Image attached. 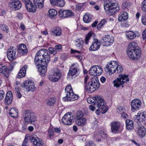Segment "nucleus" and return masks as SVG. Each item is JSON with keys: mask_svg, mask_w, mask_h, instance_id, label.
Wrapping results in <instances>:
<instances>
[{"mask_svg": "<svg viewBox=\"0 0 146 146\" xmlns=\"http://www.w3.org/2000/svg\"><path fill=\"white\" fill-rule=\"evenodd\" d=\"M87 101L89 104H97V107L101 109L102 113H105L108 110V108L106 106L105 101L100 97L95 96L93 98H88Z\"/></svg>", "mask_w": 146, "mask_h": 146, "instance_id": "nucleus-1", "label": "nucleus"}, {"mask_svg": "<svg viewBox=\"0 0 146 146\" xmlns=\"http://www.w3.org/2000/svg\"><path fill=\"white\" fill-rule=\"evenodd\" d=\"M104 7L106 13L110 15L114 14L119 9V7L118 6L117 4L115 3H108L105 2Z\"/></svg>", "mask_w": 146, "mask_h": 146, "instance_id": "nucleus-2", "label": "nucleus"}, {"mask_svg": "<svg viewBox=\"0 0 146 146\" xmlns=\"http://www.w3.org/2000/svg\"><path fill=\"white\" fill-rule=\"evenodd\" d=\"M23 116L25 122L32 123L35 120L34 113L29 110H25L23 113Z\"/></svg>", "mask_w": 146, "mask_h": 146, "instance_id": "nucleus-3", "label": "nucleus"}, {"mask_svg": "<svg viewBox=\"0 0 146 146\" xmlns=\"http://www.w3.org/2000/svg\"><path fill=\"white\" fill-rule=\"evenodd\" d=\"M127 53L130 58L137 60L140 56L141 50L139 48L135 50L129 48L127 50Z\"/></svg>", "mask_w": 146, "mask_h": 146, "instance_id": "nucleus-4", "label": "nucleus"}, {"mask_svg": "<svg viewBox=\"0 0 146 146\" xmlns=\"http://www.w3.org/2000/svg\"><path fill=\"white\" fill-rule=\"evenodd\" d=\"M129 81L128 76L125 75L121 74L119 75V77L113 81L114 86L117 87H119L123 85L124 83Z\"/></svg>", "mask_w": 146, "mask_h": 146, "instance_id": "nucleus-5", "label": "nucleus"}, {"mask_svg": "<svg viewBox=\"0 0 146 146\" xmlns=\"http://www.w3.org/2000/svg\"><path fill=\"white\" fill-rule=\"evenodd\" d=\"M22 88H24V90L26 89L27 92L31 91H34L36 90V88L34 84V82L29 80L25 81L21 85Z\"/></svg>", "mask_w": 146, "mask_h": 146, "instance_id": "nucleus-6", "label": "nucleus"}, {"mask_svg": "<svg viewBox=\"0 0 146 146\" xmlns=\"http://www.w3.org/2000/svg\"><path fill=\"white\" fill-rule=\"evenodd\" d=\"M10 8L13 11H16L20 9L22 6L21 2L19 0H11L8 3Z\"/></svg>", "mask_w": 146, "mask_h": 146, "instance_id": "nucleus-7", "label": "nucleus"}, {"mask_svg": "<svg viewBox=\"0 0 146 146\" xmlns=\"http://www.w3.org/2000/svg\"><path fill=\"white\" fill-rule=\"evenodd\" d=\"M29 138L32 143L33 146H43L44 143L42 140L35 135L30 136Z\"/></svg>", "mask_w": 146, "mask_h": 146, "instance_id": "nucleus-8", "label": "nucleus"}, {"mask_svg": "<svg viewBox=\"0 0 146 146\" xmlns=\"http://www.w3.org/2000/svg\"><path fill=\"white\" fill-rule=\"evenodd\" d=\"M102 71L100 67L98 66H93L90 68L89 73L91 75L99 76L102 73Z\"/></svg>", "mask_w": 146, "mask_h": 146, "instance_id": "nucleus-9", "label": "nucleus"}, {"mask_svg": "<svg viewBox=\"0 0 146 146\" xmlns=\"http://www.w3.org/2000/svg\"><path fill=\"white\" fill-rule=\"evenodd\" d=\"M73 117L69 113H66L62 118V122L64 124L70 125L73 122Z\"/></svg>", "mask_w": 146, "mask_h": 146, "instance_id": "nucleus-10", "label": "nucleus"}, {"mask_svg": "<svg viewBox=\"0 0 146 146\" xmlns=\"http://www.w3.org/2000/svg\"><path fill=\"white\" fill-rule=\"evenodd\" d=\"M38 52L42 58H43V60H44L45 63L47 64L50 60V56L48 53V51L45 49H42L39 50Z\"/></svg>", "mask_w": 146, "mask_h": 146, "instance_id": "nucleus-11", "label": "nucleus"}, {"mask_svg": "<svg viewBox=\"0 0 146 146\" xmlns=\"http://www.w3.org/2000/svg\"><path fill=\"white\" fill-rule=\"evenodd\" d=\"M117 65L116 61H113L106 65V67L105 68V70L106 72H109L110 73H113L116 71L115 67Z\"/></svg>", "mask_w": 146, "mask_h": 146, "instance_id": "nucleus-12", "label": "nucleus"}, {"mask_svg": "<svg viewBox=\"0 0 146 146\" xmlns=\"http://www.w3.org/2000/svg\"><path fill=\"white\" fill-rule=\"evenodd\" d=\"M114 38L113 37L109 35H107L103 37L100 41L102 44L104 46H108L110 45V43L113 42Z\"/></svg>", "mask_w": 146, "mask_h": 146, "instance_id": "nucleus-13", "label": "nucleus"}, {"mask_svg": "<svg viewBox=\"0 0 146 146\" xmlns=\"http://www.w3.org/2000/svg\"><path fill=\"white\" fill-rule=\"evenodd\" d=\"M14 48V47H10V48L7 50V57L8 59L10 60L15 59L16 57V50L15 48Z\"/></svg>", "mask_w": 146, "mask_h": 146, "instance_id": "nucleus-14", "label": "nucleus"}, {"mask_svg": "<svg viewBox=\"0 0 146 146\" xmlns=\"http://www.w3.org/2000/svg\"><path fill=\"white\" fill-rule=\"evenodd\" d=\"M62 76L61 72L60 70H56L52 75L49 76V78L51 81L56 82L59 80Z\"/></svg>", "mask_w": 146, "mask_h": 146, "instance_id": "nucleus-15", "label": "nucleus"}, {"mask_svg": "<svg viewBox=\"0 0 146 146\" xmlns=\"http://www.w3.org/2000/svg\"><path fill=\"white\" fill-rule=\"evenodd\" d=\"M131 105V110L134 112L140 108L141 105V102L139 100L135 99L132 101Z\"/></svg>", "mask_w": 146, "mask_h": 146, "instance_id": "nucleus-16", "label": "nucleus"}, {"mask_svg": "<svg viewBox=\"0 0 146 146\" xmlns=\"http://www.w3.org/2000/svg\"><path fill=\"white\" fill-rule=\"evenodd\" d=\"M39 52L38 51L36 54L35 58V62L36 66H38V67L39 65L42 64H44V60H43V58Z\"/></svg>", "mask_w": 146, "mask_h": 146, "instance_id": "nucleus-17", "label": "nucleus"}, {"mask_svg": "<svg viewBox=\"0 0 146 146\" xmlns=\"http://www.w3.org/2000/svg\"><path fill=\"white\" fill-rule=\"evenodd\" d=\"M100 42L97 39H94L89 49L90 50H96L100 48Z\"/></svg>", "mask_w": 146, "mask_h": 146, "instance_id": "nucleus-18", "label": "nucleus"}, {"mask_svg": "<svg viewBox=\"0 0 146 146\" xmlns=\"http://www.w3.org/2000/svg\"><path fill=\"white\" fill-rule=\"evenodd\" d=\"M146 117L145 115L143 113H138L137 115H136L134 117V121L137 123L139 122L142 121L144 120V119Z\"/></svg>", "mask_w": 146, "mask_h": 146, "instance_id": "nucleus-19", "label": "nucleus"}, {"mask_svg": "<svg viewBox=\"0 0 146 146\" xmlns=\"http://www.w3.org/2000/svg\"><path fill=\"white\" fill-rule=\"evenodd\" d=\"M80 70L78 68H71L69 71V72L68 73L67 77L69 78L70 76V75L71 76L73 77L74 76H76L78 75L80 73Z\"/></svg>", "mask_w": 146, "mask_h": 146, "instance_id": "nucleus-20", "label": "nucleus"}, {"mask_svg": "<svg viewBox=\"0 0 146 146\" xmlns=\"http://www.w3.org/2000/svg\"><path fill=\"white\" fill-rule=\"evenodd\" d=\"M47 64L45 63L44 64H42L38 68V70L40 75L42 76H45L47 70L46 67Z\"/></svg>", "mask_w": 146, "mask_h": 146, "instance_id": "nucleus-21", "label": "nucleus"}, {"mask_svg": "<svg viewBox=\"0 0 146 146\" xmlns=\"http://www.w3.org/2000/svg\"><path fill=\"white\" fill-rule=\"evenodd\" d=\"M26 8L28 11L33 13L35 12L36 11V6L33 5L31 2L25 5Z\"/></svg>", "mask_w": 146, "mask_h": 146, "instance_id": "nucleus-22", "label": "nucleus"}, {"mask_svg": "<svg viewBox=\"0 0 146 146\" xmlns=\"http://www.w3.org/2000/svg\"><path fill=\"white\" fill-rule=\"evenodd\" d=\"M13 99V95L11 91H9L6 94V96L5 99V103L7 105L11 104Z\"/></svg>", "mask_w": 146, "mask_h": 146, "instance_id": "nucleus-23", "label": "nucleus"}, {"mask_svg": "<svg viewBox=\"0 0 146 146\" xmlns=\"http://www.w3.org/2000/svg\"><path fill=\"white\" fill-rule=\"evenodd\" d=\"M17 50L19 53L22 54H26L27 52L26 46L24 44H21L19 45Z\"/></svg>", "mask_w": 146, "mask_h": 146, "instance_id": "nucleus-24", "label": "nucleus"}, {"mask_svg": "<svg viewBox=\"0 0 146 146\" xmlns=\"http://www.w3.org/2000/svg\"><path fill=\"white\" fill-rule=\"evenodd\" d=\"M92 84V82L91 81L85 85V89L88 93H91L95 91Z\"/></svg>", "mask_w": 146, "mask_h": 146, "instance_id": "nucleus-25", "label": "nucleus"}, {"mask_svg": "<svg viewBox=\"0 0 146 146\" xmlns=\"http://www.w3.org/2000/svg\"><path fill=\"white\" fill-rule=\"evenodd\" d=\"M111 125L112 132H115L117 131L119 128L120 123L119 122H113L111 123Z\"/></svg>", "mask_w": 146, "mask_h": 146, "instance_id": "nucleus-26", "label": "nucleus"}, {"mask_svg": "<svg viewBox=\"0 0 146 146\" xmlns=\"http://www.w3.org/2000/svg\"><path fill=\"white\" fill-rule=\"evenodd\" d=\"M27 68V66L25 65L20 70L18 75V77L19 78H21L25 76Z\"/></svg>", "mask_w": 146, "mask_h": 146, "instance_id": "nucleus-27", "label": "nucleus"}, {"mask_svg": "<svg viewBox=\"0 0 146 146\" xmlns=\"http://www.w3.org/2000/svg\"><path fill=\"white\" fill-rule=\"evenodd\" d=\"M62 30L59 27H55L51 31V34L54 36H60L61 34Z\"/></svg>", "mask_w": 146, "mask_h": 146, "instance_id": "nucleus-28", "label": "nucleus"}, {"mask_svg": "<svg viewBox=\"0 0 146 146\" xmlns=\"http://www.w3.org/2000/svg\"><path fill=\"white\" fill-rule=\"evenodd\" d=\"M0 72L3 74L6 78H8L10 74V71L7 69L6 66H2L0 69Z\"/></svg>", "mask_w": 146, "mask_h": 146, "instance_id": "nucleus-29", "label": "nucleus"}, {"mask_svg": "<svg viewBox=\"0 0 146 146\" xmlns=\"http://www.w3.org/2000/svg\"><path fill=\"white\" fill-rule=\"evenodd\" d=\"M92 85H93L95 91L100 86V83L97 77L92 78Z\"/></svg>", "mask_w": 146, "mask_h": 146, "instance_id": "nucleus-30", "label": "nucleus"}, {"mask_svg": "<svg viewBox=\"0 0 146 146\" xmlns=\"http://www.w3.org/2000/svg\"><path fill=\"white\" fill-rule=\"evenodd\" d=\"M126 127L128 130H131L134 127V123L133 121L129 119H126L125 121Z\"/></svg>", "mask_w": 146, "mask_h": 146, "instance_id": "nucleus-31", "label": "nucleus"}, {"mask_svg": "<svg viewBox=\"0 0 146 146\" xmlns=\"http://www.w3.org/2000/svg\"><path fill=\"white\" fill-rule=\"evenodd\" d=\"M10 116L14 118H17L18 117L17 110L16 108H11L9 112Z\"/></svg>", "mask_w": 146, "mask_h": 146, "instance_id": "nucleus-32", "label": "nucleus"}, {"mask_svg": "<svg viewBox=\"0 0 146 146\" xmlns=\"http://www.w3.org/2000/svg\"><path fill=\"white\" fill-rule=\"evenodd\" d=\"M126 34L127 38L130 40L134 39L136 36L135 33L131 31L127 32Z\"/></svg>", "mask_w": 146, "mask_h": 146, "instance_id": "nucleus-33", "label": "nucleus"}, {"mask_svg": "<svg viewBox=\"0 0 146 146\" xmlns=\"http://www.w3.org/2000/svg\"><path fill=\"white\" fill-rule=\"evenodd\" d=\"M128 18L127 13L126 12H124L119 17L118 20L119 21L121 22L126 20Z\"/></svg>", "mask_w": 146, "mask_h": 146, "instance_id": "nucleus-34", "label": "nucleus"}, {"mask_svg": "<svg viewBox=\"0 0 146 146\" xmlns=\"http://www.w3.org/2000/svg\"><path fill=\"white\" fill-rule=\"evenodd\" d=\"M44 1V0H34V3L39 8L41 9L43 7Z\"/></svg>", "mask_w": 146, "mask_h": 146, "instance_id": "nucleus-35", "label": "nucleus"}, {"mask_svg": "<svg viewBox=\"0 0 146 146\" xmlns=\"http://www.w3.org/2000/svg\"><path fill=\"white\" fill-rule=\"evenodd\" d=\"M86 119L85 118H80L76 119V123L77 125L79 126H83L86 123Z\"/></svg>", "mask_w": 146, "mask_h": 146, "instance_id": "nucleus-36", "label": "nucleus"}, {"mask_svg": "<svg viewBox=\"0 0 146 146\" xmlns=\"http://www.w3.org/2000/svg\"><path fill=\"white\" fill-rule=\"evenodd\" d=\"M137 133L140 137H143L145 135L146 130L144 127H141L138 129Z\"/></svg>", "mask_w": 146, "mask_h": 146, "instance_id": "nucleus-37", "label": "nucleus"}, {"mask_svg": "<svg viewBox=\"0 0 146 146\" xmlns=\"http://www.w3.org/2000/svg\"><path fill=\"white\" fill-rule=\"evenodd\" d=\"M49 15L51 18H53L57 14V12L54 9H50L48 11Z\"/></svg>", "mask_w": 146, "mask_h": 146, "instance_id": "nucleus-38", "label": "nucleus"}, {"mask_svg": "<svg viewBox=\"0 0 146 146\" xmlns=\"http://www.w3.org/2000/svg\"><path fill=\"white\" fill-rule=\"evenodd\" d=\"M137 43L135 42H133L129 44L128 46V49H132L133 50H135L136 49H137L138 47H137Z\"/></svg>", "mask_w": 146, "mask_h": 146, "instance_id": "nucleus-39", "label": "nucleus"}, {"mask_svg": "<svg viewBox=\"0 0 146 146\" xmlns=\"http://www.w3.org/2000/svg\"><path fill=\"white\" fill-rule=\"evenodd\" d=\"M84 112L82 111H78L76 114V119L80 118H85L83 117Z\"/></svg>", "mask_w": 146, "mask_h": 146, "instance_id": "nucleus-40", "label": "nucleus"}, {"mask_svg": "<svg viewBox=\"0 0 146 146\" xmlns=\"http://www.w3.org/2000/svg\"><path fill=\"white\" fill-rule=\"evenodd\" d=\"M56 102V99L55 98H50L47 102L48 105L51 106L54 104Z\"/></svg>", "mask_w": 146, "mask_h": 146, "instance_id": "nucleus-41", "label": "nucleus"}, {"mask_svg": "<svg viewBox=\"0 0 146 146\" xmlns=\"http://www.w3.org/2000/svg\"><path fill=\"white\" fill-rule=\"evenodd\" d=\"M69 95L71 101H74L78 99V96L74 94L73 92L70 94H69Z\"/></svg>", "mask_w": 146, "mask_h": 146, "instance_id": "nucleus-42", "label": "nucleus"}, {"mask_svg": "<svg viewBox=\"0 0 146 146\" xmlns=\"http://www.w3.org/2000/svg\"><path fill=\"white\" fill-rule=\"evenodd\" d=\"M63 13L64 18L69 17L72 15V12L71 11L64 10Z\"/></svg>", "mask_w": 146, "mask_h": 146, "instance_id": "nucleus-43", "label": "nucleus"}, {"mask_svg": "<svg viewBox=\"0 0 146 146\" xmlns=\"http://www.w3.org/2000/svg\"><path fill=\"white\" fill-rule=\"evenodd\" d=\"M65 90L66 92V94H69L73 92L71 85L68 84L66 87Z\"/></svg>", "mask_w": 146, "mask_h": 146, "instance_id": "nucleus-44", "label": "nucleus"}, {"mask_svg": "<svg viewBox=\"0 0 146 146\" xmlns=\"http://www.w3.org/2000/svg\"><path fill=\"white\" fill-rule=\"evenodd\" d=\"M15 92L17 97L19 98H20L21 97V94L19 90L18 87L16 86L15 88Z\"/></svg>", "mask_w": 146, "mask_h": 146, "instance_id": "nucleus-45", "label": "nucleus"}, {"mask_svg": "<svg viewBox=\"0 0 146 146\" xmlns=\"http://www.w3.org/2000/svg\"><path fill=\"white\" fill-rule=\"evenodd\" d=\"M115 70L117 73H120L123 71V68L121 66L118 65L117 64L116 66Z\"/></svg>", "mask_w": 146, "mask_h": 146, "instance_id": "nucleus-46", "label": "nucleus"}, {"mask_svg": "<svg viewBox=\"0 0 146 146\" xmlns=\"http://www.w3.org/2000/svg\"><path fill=\"white\" fill-rule=\"evenodd\" d=\"M83 19L84 22L88 23L91 21V18H90L88 15H85L84 16Z\"/></svg>", "mask_w": 146, "mask_h": 146, "instance_id": "nucleus-47", "label": "nucleus"}, {"mask_svg": "<svg viewBox=\"0 0 146 146\" xmlns=\"http://www.w3.org/2000/svg\"><path fill=\"white\" fill-rule=\"evenodd\" d=\"M92 35V33H90L86 35L85 40V43L86 44H88V42L90 38L91 37Z\"/></svg>", "mask_w": 146, "mask_h": 146, "instance_id": "nucleus-48", "label": "nucleus"}, {"mask_svg": "<svg viewBox=\"0 0 146 146\" xmlns=\"http://www.w3.org/2000/svg\"><path fill=\"white\" fill-rule=\"evenodd\" d=\"M125 110L124 108L121 106H119L116 110V111L118 113H120L121 114L122 113H124V111Z\"/></svg>", "mask_w": 146, "mask_h": 146, "instance_id": "nucleus-49", "label": "nucleus"}, {"mask_svg": "<svg viewBox=\"0 0 146 146\" xmlns=\"http://www.w3.org/2000/svg\"><path fill=\"white\" fill-rule=\"evenodd\" d=\"M65 4V2L64 0H58L57 5L60 7H63Z\"/></svg>", "mask_w": 146, "mask_h": 146, "instance_id": "nucleus-50", "label": "nucleus"}, {"mask_svg": "<svg viewBox=\"0 0 146 146\" xmlns=\"http://www.w3.org/2000/svg\"><path fill=\"white\" fill-rule=\"evenodd\" d=\"M84 44L83 40H81L80 42H79L78 44H76V46L77 47V48L82 49L83 47V44Z\"/></svg>", "mask_w": 146, "mask_h": 146, "instance_id": "nucleus-51", "label": "nucleus"}, {"mask_svg": "<svg viewBox=\"0 0 146 146\" xmlns=\"http://www.w3.org/2000/svg\"><path fill=\"white\" fill-rule=\"evenodd\" d=\"M141 8L143 11L146 12V1H144L142 3Z\"/></svg>", "mask_w": 146, "mask_h": 146, "instance_id": "nucleus-52", "label": "nucleus"}, {"mask_svg": "<svg viewBox=\"0 0 146 146\" xmlns=\"http://www.w3.org/2000/svg\"><path fill=\"white\" fill-rule=\"evenodd\" d=\"M48 50L50 53L51 54H53L54 55L56 53L57 51L55 48L50 47L49 48Z\"/></svg>", "mask_w": 146, "mask_h": 146, "instance_id": "nucleus-53", "label": "nucleus"}, {"mask_svg": "<svg viewBox=\"0 0 146 146\" xmlns=\"http://www.w3.org/2000/svg\"><path fill=\"white\" fill-rule=\"evenodd\" d=\"M1 28L3 31H6L7 33L8 32V29H9L8 27L5 25L2 24L1 27Z\"/></svg>", "mask_w": 146, "mask_h": 146, "instance_id": "nucleus-54", "label": "nucleus"}, {"mask_svg": "<svg viewBox=\"0 0 146 146\" xmlns=\"http://www.w3.org/2000/svg\"><path fill=\"white\" fill-rule=\"evenodd\" d=\"M99 135H100V136L102 137L103 138L105 139L106 138L108 137V135L106 132L104 131L101 132L100 133Z\"/></svg>", "mask_w": 146, "mask_h": 146, "instance_id": "nucleus-55", "label": "nucleus"}, {"mask_svg": "<svg viewBox=\"0 0 146 146\" xmlns=\"http://www.w3.org/2000/svg\"><path fill=\"white\" fill-rule=\"evenodd\" d=\"M63 100L64 101H71V99H70L69 94H66V97L63 98Z\"/></svg>", "mask_w": 146, "mask_h": 146, "instance_id": "nucleus-56", "label": "nucleus"}, {"mask_svg": "<svg viewBox=\"0 0 146 146\" xmlns=\"http://www.w3.org/2000/svg\"><path fill=\"white\" fill-rule=\"evenodd\" d=\"M29 136L27 138L26 137V136L25 137V139H24L23 142L22 143V145L23 146H27V145H26L27 143V142L29 139L30 140V139L29 138V137L30 136Z\"/></svg>", "mask_w": 146, "mask_h": 146, "instance_id": "nucleus-57", "label": "nucleus"}, {"mask_svg": "<svg viewBox=\"0 0 146 146\" xmlns=\"http://www.w3.org/2000/svg\"><path fill=\"white\" fill-rule=\"evenodd\" d=\"M58 0H50V2L53 6H57Z\"/></svg>", "mask_w": 146, "mask_h": 146, "instance_id": "nucleus-58", "label": "nucleus"}, {"mask_svg": "<svg viewBox=\"0 0 146 146\" xmlns=\"http://www.w3.org/2000/svg\"><path fill=\"white\" fill-rule=\"evenodd\" d=\"M64 11L63 10H59L58 12V14L60 17H64Z\"/></svg>", "mask_w": 146, "mask_h": 146, "instance_id": "nucleus-59", "label": "nucleus"}, {"mask_svg": "<svg viewBox=\"0 0 146 146\" xmlns=\"http://www.w3.org/2000/svg\"><path fill=\"white\" fill-rule=\"evenodd\" d=\"M5 96V93L3 91L0 90V100L3 99Z\"/></svg>", "mask_w": 146, "mask_h": 146, "instance_id": "nucleus-60", "label": "nucleus"}, {"mask_svg": "<svg viewBox=\"0 0 146 146\" xmlns=\"http://www.w3.org/2000/svg\"><path fill=\"white\" fill-rule=\"evenodd\" d=\"M48 133L49 136L50 137L53 135L54 133V131L51 129H49L48 130Z\"/></svg>", "mask_w": 146, "mask_h": 146, "instance_id": "nucleus-61", "label": "nucleus"}, {"mask_svg": "<svg viewBox=\"0 0 146 146\" xmlns=\"http://www.w3.org/2000/svg\"><path fill=\"white\" fill-rule=\"evenodd\" d=\"M142 22L144 25H146V17L143 16L142 18Z\"/></svg>", "mask_w": 146, "mask_h": 146, "instance_id": "nucleus-62", "label": "nucleus"}, {"mask_svg": "<svg viewBox=\"0 0 146 146\" xmlns=\"http://www.w3.org/2000/svg\"><path fill=\"white\" fill-rule=\"evenodd\" d=\"M122 7L124 9L127 7H128L129 6L127 2H125L123 3L122 5Z\"/></svg>", "mask_w": 146, "mask_h": 146, "instance_id": "nucleus-63", "label": "nucleus"}, {"mask_svg": "<svg viewBox=\"0 0 146 146\" xmlns=\"http://www.w3.org/2000/svg\"><path fill=\"white\" fill-rule=\"evenodd\" d=\"M61 48L62 45H61L60 44L55 46V48L56 49V50H57L58 51H59L61 49Z\"/></svg>", "mask_w": 146, "mask_h": 146, "instance_id": "nucleus-64", "label": "nucleus"}]
</instances>
